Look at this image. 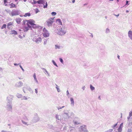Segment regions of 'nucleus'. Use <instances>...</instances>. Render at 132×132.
<instances>
[{
  "label": "nucleus",
  "instance_id": "1",
  "mask_svg": "<svg viewBox=\"0 0 132 132\" xmlns=\"http://www.w3.org/2000/svg\"><path fill=\"white\" fill-rule=\"evenodd\" d=\"M14 96L13 95H9L7 97V103L6 108L8 111L12 112V100Z\"/></svg>",
  "mask_w": 132,
  "mask_h": 132
},
{
  "label": "nucleus",
  "instance_id": "2",
  "mask_svg": "<svg viewBox=\"0 0 132 132\" xmlns=\"http://www.w3.org/2000/svg\"><path fill=\"white\" fill-rule=\"evenodd\" d=\"M66 32V30L64 26L59 29L58 30L57 34L60 36H62L64 35Z\"/></svg>",
  "mask_w": 132,
  "mask_h": 132
},
{
  "label": "nucleus",
  "instance_id": "3",
  "mask_svg": "<svg viewBox=\"0 0 132 132\" xmlns=\"http://www.w3.org/2000/svg\"><path fill=\"white\" fill-rule=\"evenodd\" d=\"M32 41L37 44H39L42 41V39L41 38L38 36H35L33 37Z\"/></svg>",
  "mask_w": 132,
  "mask_h": 132
},
{
  "label": "nucleus",
  "instance_id": "4",
  "mask_svg": "<svg viewBox=\"0 0 132 132\" xmlns=\"http://www.w3.org/2000/svg\"><path fill=\"white\" fill-rule=\"evenodd\" d=\"M79 129L80 131L83 132H88L87 128L86 126L85 125H82L80 127Z\"/></svg>",
  "mask_w": 132,
  "mask_h": 132
},
{
  "label": "nucleus",
  "instance_id": "5",
  "mask_svg": "<svg viewBox=\"0 0 132 132\" xmlns=\"http://www.w3.org/2000/svg\"><path fill=\"white\" fill-rule=\"evenodd\" d=\"M43 35L45 37H48L49 36L50 33L48 32L47 30L45 28H44L43 29Z\"/></svg>",
  "mask_w": 132,
  "mask_h": 132
},
{
  "label": "nucleus",
  "instance_id": "6",
  "mask_svg": "<svg viewBox=\"0 0 132 132\" xmlns=\"http://www.w3.org/2000/svg\"><path fill=\"white\" fill-rule=\"evenodd\" d=\"M39 119V118L37 114L36 113L34 114V117L32 119V121L33 123H36L38 121Z\"/></svg>",
  "mask_w": 132,
  "mask_h": 132
},
{
  "label": "nucleus",
  "instance_id": "7",
  "mask_svg": "<svg viewBox=\"0 0 132 132\" xmlns=\"http://www.w3.org/2000/svg\"><path fill=\"white\" fill-rule=\"evenodd\" d=\"M20 13V12L18 10H14L12 11L10 13V14L12 16L18 15Z\"/></svg>",
  "mask_w": 132,
  "mask_h": 132
},
{
  "label": "nucleus",
  "instance_id": "8",
  "mask_svg": "<svg viewBox=\"0 0 132 132\" xmlns=\"http://www.w3.org/2000/svg\"><path fill=\"white\" fill-rule=\"evenodd\" d=\"M54 22V21H52L50 19H48L46 21V22L47 25L49 27H52V23Z\"/></svg>",
  "mask_w": 132,
  "mask_h": 132
},
{
  "label": "nucleus",
  "instance_id": "9",
  "mask_svg": "<svg viewBox=\"0 0 132 132\" xmlns=\"http://www.w3.org/2000/svg\"><path fill=\"white\" fill-rule=\"evenodd\" d=\"M27 27H24L23 28V30L24 32L27 31L29 29L31 28V27L28 23L27 24Z\"/></svg>",
  "mask_w": 132,
  "mask_h": 132
},
{
  "label": "nucleus",
  "instance_id": "10",
  "mask_svg": "<svg viewBox=\"0 0 132 132\" xmlns=\"http://www.w3.org/2000/svg\"><path fill=\"white\" fill-rule=\"evenodd\" d=\"M23 85V83L21 81H20L16 83L15 86L17 87H21Z\"/></svg>",
  "mask_w": 132,
  "mask_h": 132
},
{
  "label": "nucleus",
  "instance_id": "11",
  "mask_svg": "<svg viewBox=\"0 0 132 132\" xmlns=\"http://www.w3.org/2000/svg\"><path fill=\"white\" fill-rule=\"evenodd\" d=\"M14 23L11 22H9L7 24V28L8 29H10L12 28L11 26H13Z\"/></svg>",
  "mask_w": 132,
  "mask_h": 132
},
{
  "label": "nucleus",
  "instance_id": "12",
  "mask_svg": "<svg viewBox=\"0 0 132 132\" xmlns=\"http://www.w3.org/2000/svg\"><path fill=\"white\" fill-rule=\"evenodd\" d=\"M31 88L30 86H27L23 88V91L24 93H26L25 90H29Z\"/></svg>",
  "mask_w": 132,
  "mask_h": 132
},
{
  "label": "nucleus",
  "instance_id": "13",
  "mask_svg": "<svg viewBox=\"0 0 132 132\" xmlns=\"http://www.w3.org/2000/svg\"><path fill=\"white\" fill-rule=\"evenodd\" d=\"M43 70V72L45 75L47 74V76H50L49 73L47 71L46 69L44 68H41Z\"/></svg>",
  "mask_w": 132,
  "mask_h": 132
},
{
  "label": "nucleus",
  "instance_id": "14",
  "mask_svg": "<svg viewBox=\"0 0 132 132\" xmlns=\"http://www.w3.org/2000/svg\"><path fill=\"white\" fill-rule=\"evenodd\" d=\"M45 0H39L37 1V3L39 4H43V5L45 4Z\"/></svg>",
  "mask_w": 132,
  "mask_h": 132
},
{
  "label": "nucleus",
  "instance_id": "15",
  "mask_svg": "<svg viewBox=\"0 0 132 132\" xmlns=\"http://www.w3.org/2000/svg\"><path fill=\"white\" fill-rule=\"evenodd\" d=\"M35 22L33 20H28L27 24L28 23L29 24H30L32 26L34 23Z\"/></svg>",
  "mask_w": 132,
  "mask_h": 132
},
{
  "label": "nucleus",
  "instance_id": "16",
  "mask_svg": "<svg viewBox=\"0 0 132 132\" xmlns=\"http://www.w3.org/2000/svg\"><path fill=\"white\" fill-rule=\"evenodd\" d=\"M123 123H121L119 126L118 129V131L119 132H121L122 130V128L123 127Z\"/></svg>",
  "mask_w": 132,
  "mask_h": 132
},
{
  "label": "nucleus",
  "instance_id": "17",
  "mask_svg": "<svg viewBox=\"0 0 132 132\" xmlns=\"http://www.w3.org/2000/svg\"><path fill=\"white\" fill-rule=\"evenodd\" d=\"M128 35L129 38L132 40V31L131 30H129L128 31Z\"/></svg>",
  "mask_w": 132,
  "mask_h": 132
},
{
  "label": "nucleus",
  "instance_id": "18",
  "mask_svg": "<svg viewBox=\"0 0 132 132\" xmlns=\"http://www.w3.org/2000/svg\"><path fill=\"white\" fill-rule=\"evenodd\" d=\"M70 101L71 102V105L72 106H73L74 105V101L72 97L70 98Z\"/></svg>",
  "mask_w": 132,
  "mask_h": 132
},
{
  "label": "nucleus",
  "instance_id": "19",
  "mask_svg": "<svg viewBox=\"0 0 132 132\" xmlns=\"http://www.w3.org/2000/svg\"><path fill=\"white\" fill-rule=\"evenodd\" d=\"M21 20L22 19L21 18H16L15 19V20L16 23L18 24H19L20 23Z\"/></svg>",
  "mask_w": 132,
  "mask_h": 132
},
{
  "label": "nucleus",
  "instance_id": "20",
  "mask_svg": "<svg viewBox=\"0 0 132 132\" xmlns=\"http://www.w3.org/2000/svg\"><path fill=\"white\" fill-rule=\"evenodd\" d=\"M11 34H14L16 35L17 34V32L14 30H12L11 31Z\"/></svg>",
  "mask_w": 132,
  "mask_h": 132
},
{
  "label": "nucleus",
  "instance_id": "21",
  "mask_svg": "<svg viewBox=\"0 0 132 132\" xmlns=\"http://www.w3.org/2000/svg\"><path fill=\"white\" fill-rule=\"evenodd\" d=\"M33 77L34 78V79L35 80V81L37 83H38V81L37 80L36 77V74L35 73L33 75Z\"/></svg>",
  "mask_w": 132,
  "mask_h": 132
},
{
  "label": "nucleus",
  "instance_id": "22",
  "mask_svg": "<svg viewBox=\"0 0 132 132\" xmlns=\"http://www.w3.org/2000/svg\"><path fill=\"white\" fill-rule=\"evenodd\" d=\"M56 21L57 23L58 24L62 25V22L61 21V20L60 19H58L56 20Z\"/></svg>",
  "mask_w": 132,
  "mask_h": 132
},
{
  "label": "nucleus",
  "instance_id": "23",
  "mask_svg": "<svg viewBox=\"0 0 132 132\" xmlns=\"http://www.w3.org/2000/svg\"><path fill=\"white\" fill-rule=\"evenodd\" d=\"M62 47L60 46H59L57 45H55V49H61L62 48Z\"/></svg>",
  "mask_w": 132,
  "mask_h": 132
},
{
  "label": "nucleus",
  "instance_id": "24",
  "mask_svg": "<svg viewBox=\"0 0 132 132\" xmlns=\"http://www.w3.org/2000/svg\"><path fill=\"white\" fill-rule=\"evenodd\" d=\"M55 118L56 119L58 120H60L61 119L60 116L58 115L57 114L56 115Z\"/></svg>",
  "mask_w": 132,
  "mask_h": 132
},
{
  "label": "nucleus",
  "instance_id": "25",
  "mask_svg": "<svg viewBox=\"0 0 132 132\" xmlns=\"http://www.w3.org/2000/svg\"><path fill=\"white\" fill-rule=\"evenodd\" d=\"M64 115H65L66 117H67L68 118L70 117V115L69 114V112L68 113H64Z\"/></svg>",
  "mask_w": 132,
  "mask_h": 132
},
{
  "label": "nucleus",
  "instance_id": "26",
  "mask_svg": "<svg viewBox=\"0 0 132 132\" xmlns=\"http://www.w3.org/2000/svg\"><path fill=\"white\" fill-rule=\"evenodd\" d=\"M9 5L10 6V7L11 8L15 7L16 6L15 5V4H13L12 3L10 4H9Z\"/></svg>",
  "mask_w": 132,
  "mask_h": 132
},
{
  "label": "nucleus",
  "instance_id": "27",
  "mask_svg": "<svg viewBox=\"0 0 132 132\" xmlns=\"http://www.w3.org/2000/svg\"><path fill=\"white\" fill-rule=\"evenodd\" d=\"M33 2H31V1H30L29 2H30L33 5L34 4H36V3H37V1H35V0H33Z\"/></svg>",
  "mask_w": 132,
  "mask_h": 132
},
{
  "label": "nucleus",
  "instance_id": "28",
  "mask_svg": "<svg viewBox=\"0 0 132 132\" xmlns=\"http://www.w3.org/2000/svg\"><path fill=\"white\" fill-rule=\"evenodd\" d=\"M31 15L30 13H26L23 16L24 17H26L27 16H30Z\"/></svg>",
  "mask_w": 132,
  "mask_h": 132
},
{
  "label": "nucleus",
  "instance_id": "29",
  "mask_svg": "<svg viewBox=\"0 0 132 132\" xmlns=\"http://www.w3.org/2000/svg\"><path fill=\"white\" fill-rule=\"evenodd\" d=\"M16 96L18 98H20L22 97V96L21 94L18 93L16 94Z\"/></svg>",
  "mask_w": 132,
  "mask_h": 132
},
{
  "label": "nucleus",
  "instance_id": "30",
  "mask_svg": "<svg viewBox=\"0 0 132 132\" xmlns=\"http://www.w3.org/2000/svg\"><path fill=\"white\" fill-rule=\"evenodd\" d=\"M118 123V122L117 123L114 125L113 126H112L111 127L112 128L114 129H116V127Z\"/></svg>",
  "mask_w": 132,
  "mask_h": 132
},
{
  "label": "nucleus",
  "instance_id": "31",
  "mask_svg": "<svg viewBox=\"0 0 132 132\" xmlns=\"http://www.w3.org/2000/svg\"><path fill=\"white\" fill-rule=\"evenodd\" d=\"M21 121H22V123L23 124H24V125L27 126L29 124L27 123V122H25L23 120H21Z\"/></svg>",
  "mask_w": 132,
  "mask_h": 132
},
{
  "label": "nucleus",
  "instance_id": "32",
  "mask_svg": "<svg viewBox=\"0 0 132 132\" xmlns=\"http://www.w3.org/2000/svg\"><path fill=\"white\" fill-rule=\"evenodd\" d=\"M56 89L57 92H60V90L59 88L58 87V86L56 84Z\"/></svg>",
  "mask_w": 132,
  "mask_h": 132
},
{
  "label": "nucleus",
  "instance_id": "33",
  "mask_svg": "<svg viewBox=\"0 0 132 132\" xmlns=\"http://www.w3.org/2000/svg\"><path fill=\"white\" fill-rule=\"evenodd\" d=\"M52 63H53V64L55 65V66L56 67H58V66L57 64H56V62H55V61L54 60H52Z\"/></svg>",
  "mask_w": 132,
  "mask_h": 132
},
{
  "label": "nucleus",
  "instance_id": "34",
  "mask_svg": "<svg viewBox=\"0 0 132 132\" xmlns=\"http://www.w3.org/2000/svg\"><path fill=\"white\" fill-rule=\"evenodd\" d=\"M90 88L91 90H93L95 89V88L92 85H90Z\"/></svg>",
  "mask_w": 132,
  "mask_h": 132
},
{
  "label": "nucleus",
  "instance_id": "35",
  "mask_svg": "<svg viewBox=\"0 0 132 132\" xmlns=\"http://www.w3.org/2000/svg\"><path fill=\"white\" fill-rule=\"evenodd\" d=\"M6 25L5 24H4L1 27V29H3L4 28H6Z\"/></svg>",
  "mask_w": 132,
  "mask_h": 132
},
{
  "label": "nucleus",
  "instance_id": "36",
  "mask_svg": "<svg viewBox=\"0 0 132 132\" xmlns=\"http://www.w3.org/2000/svg\"><path fill=\"white\" fill-rule=\"evenodd\" d=\"M32 26V28H38V27L36 26V24L34 23Z\"/></svg>",
  "mask_w": 132,
  "mask_h": 132
},
{
  "label": "nucleus",
  "instance_id": "37",
  "mask_svg": "<svg viewBox=\"0 0 132 132\" xmlns=\"http://www.w3.org/2000/svg\"><path fill=\"white\" fill-rule=\"evenodd\" d=\"M24 119L26 121H28L29 119L27 116H25L24 118Z\"/></svg>",
  "mask_w": 132,
  "mask_h": 132
},
{
  "label": "nucleus",
  "instance_id": "38",
  "mask_svg": "<svg viewBox=\"0 0 132 132\" xmlns=\"http://www.w3.org/2000/svg\"><path fill=\"white\" fill-rule=\"evenodd\" d=\"M44 6H43V8H47V6H48V4L47 3V2H46L45 3V5H44Z\"/></svg>",
  "mask_w": 132,
  "mask_h": 132
},
{
  "label": "nucleus",
  "instance_id": "39",
  "mask_svg": "<svg viewBox=\"0 0 132 132\" xmlns=\"http://www.w3.org/2000/svg\"><path fill=\"white\" fill-rule=\"evenodd\" d=\"M73 122L75 125L80 124V123L79 122H78L77 121H73Z\"/></svg>",
  "mask_w": 132,
  "mask_h": 132
},
{
  "label": "nucleus",
  "instance_id": "40",
  "mask_svg": "<svg viewBox=\"0 0 132 132\" xmlns=\"http://www.w3.org/2000/svg\"><path fill=\"white\" fill-rule=\"evenodd\" d=\"M28 20H23V24H25L26 22H27L26 24L27 25Z\"/></svg>",
  "mask_w": 132,
  "mask_h": 132
},
{
  "label": "nucleus",
  "instance_id": "41",
  "mask_svg": "<svg viewBox=\"0 0 132 132\" xmlns=\"http://www.w3.org/2000/svg\"><path fill=\"white\" fill-rule=\"evenodd\" d=\"M52 15L53 16H55L56 14V13L55 12H52L51 13Z\"/></svg>",
  "mask_w": 132,
  "mask_h": 132
},
{
  "label": "nucleus",
  "instance_id": "42",
  "mask_svg": "<svg viewBox=\"0 0 132 132\" xmlns=\"http://www.w3.org/2000/svg\"><path fill=\"white\" fill-rule=\"evenodd\" d=\"M22 99L27 100V98L26 96H24L22 97Z\"/></svg>",
  "mask_w": 132,
  "mask_h": 132
},
{
  "label": "nucleus",
  "instance_id": "43",
  "mask_svg": "<svg viewBox=\"0 0 132 132\" xmlns=\"http://www.w3.org/2000/svg\"><path fill=\"white\" fill-rule=\"evenodd\" d=\"M47 42V39H45V40H44V45H45L46 44Z\"/></svg>",
  "mask_w": 132,
  "mask_h": 132
},
{
  "label": "nucleus",
  "instance_id": "44",
  "mask_svg": "<svg viewBox=\"0 0 132 132\" xmlns=\"http://www.w3.org/2000/svg\"><path fill=\"white\" fill-rule=\"evenodd\" d=\"M109 32H110V30L109 29L107 28L106 29V33H107Z\"/></svg>",
  "mask_w": 132,
  "mask_h": 132
},
{
  "label": "nucleus",
  "instance_id": "45",
  "mask_svg": "<svg viewBox=\"0 0 132 132\" xmlns=\"http://www.w3.org/2000/svg\"><path fill=\"white\" fill-rule=\"evenodd\" d=\"M59 60H60V61L61 62V63H63V60L61 58H60L59 59Z\"/></svg>",
  "mask_w": 132,
  "mask_h": 132
},
{
  "label": "nucleus",
  "instance_id": "46",
  "mask_svg": "<svg viewBox=\"0 0 132 132\" xmlns=\"http://www.w3.org/2000/svg\"><path fill=\"white\" fill-rule=\"evenodd\" d=\"M127 132H132V130L131 128H129L128 129Z\"/></svg>",
  "mask_w": 132,
  "mask_h": 132
},
{
  "label": "nucleus",
  "instance_id": "47",
  "mask_svg": "<svg viewBox=\"0 0 132 132\" xmlns=\"http://www.w3.org/2000/svg\"><path fill=\"white\" fill-rule=\"evenodd\" d=\"M39 12V11L38 10V9L37 8H36V9L35 13H37L38 12Z\"/></svg>",
  "mask_w": 132,
  "mask_h": 132
},
{
  "label": "nucleus",
  "instance_id": "48",
  "mask_svg": "<svg viewBox=\"0 0 132 132\" xmlns=\"http://www.w3.org/2000/svg\"><path fill=\"white\" fill-rule=\"evenodd\" d=\"M1 132H13L12 131H7L6 130H3Z\"/></svg>",
  "mask_w": 132,
  "mask_h": 132
},
{
  "label": "nucleus",
  "instance_id": "49",
  "mask_svg": "<svg viewBox=\"0 0 132 132\" xmlns=\"http://www.w3.org/2000/svg\"><path fill=\"white\" fill-rule=\"evenodd\" d=\"M19 67H20V68L22 70V71H23V72H24V70L23 69V68L22 67V66H21V65H19Z\"/></svg>",
  "mask_w": 132,
  "mask_h": 132
},
{
  "label": "nucleus",
  "instance_id": "50",
  "mask_svg": "<svg viewBox=\"0 0 132 132\" xmlns=\"http://www.w3.org/2000/svg\"><path fill=\"white\" fill-rule=\"evenodd\" d=\"M128 3H129L128 1H126V4H125V5H129V4Z\"/></svg>",
  "mask_w": 132,
  "mask_h": 132
},
{
  "label": "nucleus",
  "instance_id": "51",
  "mask_svg": "<svg viewBox=\"0 0 132 132\" xmlns=\"http://www.w3.org/2000/svg\"><path fill=\"white\" fill-rule=\"evenodd\" d=\"M129 116L130 117H131L132 116V111H130L129 112Z\"/></svg>",
  "mask_w": 132,
  "mask_h": 132
},
{
  "label": "nucleus",
  "instance_id": "52",
  "mask_svg": "<svg viewBox=\"0 0 132 132\" xmlns=\"http://www.w3.org/2000/svg\"><path fill=\"white\" fill-rule=\"evenodd\" d=\"M64 106H62L61 107H59L57 108V109H58V110H59L60 109H61L64 108Z\"/></svg>",
  "mask_w": 132,
  "mask_h": 132
},
{
  "label": "nucleus",
  "instance_id": "53",
  "mask_svg": "<svg viewBox=\"0 0 132 132\" xmlns=\"http://www.w3.org/2000/svg\"><path fill=\"white\" fill-rule=\"evenodd\" d=\"M29 91L31 93H33V91L32 90V89L31 88L29 90Z\"/></svg>",
  "mask_w": 132,
  "mask_h": 132
},
{
  "label": "nucleus",
  "instance_id": "54",
  "mask_svg": "<svg viewBox=\"0 0 132 132\" xmlns=\"http://www.w3.org/2000/svg\"><path fill=\"white\" fill-rule=\"evenodd\" d=\"M54 18H50L48 19H50L51 20L54 21Z\"/></svg>",
  "mask_w": 132,
  "mask_h": 132
},
{
  "label": "nucleus",
  "instance_id": "55",
  "mask_svg": "<svg viewBox=\"0 0 132 132\" xmlns=\"http://www.w3.org/2000/svg\"><path fill=\"white\" fill-rule=\"evenodd\" d=\"M35 92L36 94H37L38 93V91L37 89H35Z\"/></svg>",
  "mask_w": 132,
  "mask_h": 132
},
{
  "label": "nucleus",
  "instance_id": "56",
  "mask_svg": "<svg viewBox=\"0 0 132 132\" xmlns=\"http://www.w3.org/2000/svg\"><path fill=\"white\" fill-rule=\"evenodd\" d=\"M132 124V122H129L128 124V126H131Z\"/></svg>",
  "mask_w": 132,
  "mask_h": 132
},
{
  "label": "nucleus",
  "instance_id": "57",
  "mask_svg": "<svg viewBox=\"0 0 132 132\" xmlns=\"http://www.w3.org/2000/svg\"><path fill=\"white\" fill-rule=\"evenodd\" d=\"M66 93H67V96H68V95L69 94V92L68 90H67V92H66Z\"/></svg>",
  "mask_w": 132,
  "mask_h": 132
},
{
  "label": "nucleus",
  "instance_id": "58",
  "mask_svg": "<svg viewBox=\"0 0 132 132\" xmlns=\"http://www.w3.org/2000/svg\"><path fill=\"white\" fill-rule=\"evenodd\" d=\"M7 2V0H4V4H6Z\"/></svg>",
  "mask_w": 132,
  "mask_h": 132
},
{
  "label": "nucleus",
  "instance_id": "59",
  "mask_svg": "<svg viewBox=\"0 0 132 132\" xmlns=\"http://www.w3.org/2000/svg\"><path fill=\"white\" fill-rule=\"evenodd\" d=\"M20 64H16V63H14V65L15 66H17Z\"/></svg>",
  "mask_w": 132,
  "mask_h": 132
},
{
  "label": "nucleus",
  "instance_id": "60",
  "mask_svg": "<svg viewBox=\"0 0 132 132\" xmlns=\"http://www.w3.org/2000/svg\"><path fill=\"white\" fill-rule=\"evenodd\" d=\"M48 127L50 128H51L52 127V125H48Z\"/></svg>",
  "mask_w": 132,
  "mask_h": 132
},
{
  "label": "nucleus",
  "instance_id": "61",
  "mask_svg": "<svg viewBox=\"0 0 132 132\" xmlns=\"http://www.w3.org/2000/svg\"><path fill=\"white\" fill-rule=\"evenodd\" d=\"M85 86H84L83 87H82V89L83 90H84L85 89Z\"/></svg>",
  "mask_w": 132,
  "mask_h": 132
},
{
  "label": "nucleus",
  "instance_id": "62",
  "mask_svg": "<svg viewBox=\"0 0 132 132\" xmlns=\"http://www.w3.org/2000/svg\"><path fill=\"white\" fill-rule=\"evenodd\" d=\"M109 131H110L111 132H112L113 130V129H109Z\"/></svg>",
  "mask_w": 132,
  "mask_h": 132
},
{
  "label": "nucleus",
  "instance_id": "63",
  "mask_svg": "<svg viewBox=\"0 0 132 132\" xmlns=\"http://www.w3.org/2000/svg\"><path fill=\"white\" fill-rule=\"evenodd\" d=\"M130 117V116H129L127 118V119H128V120L130 118V117Z\"/></svg>",
  "mask_w": 132,
  "mask_h": 132
},
{
  "label": "nucleus",
  "instance_id": "64",
  "mask_svg": "<svg viewBox=\"0 0 132 132\" xmlns=\"http://www.w3.org/2000/svg\"><path fill=\"white\" fill-rule=\"evenodd\" d=\"M75 2V0H72V3H74Z\"/></svg>",
  "mask_w": 132,
  "mask_h": 132
}]
</instances>
